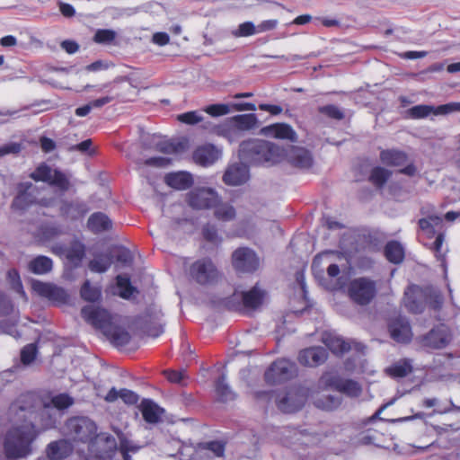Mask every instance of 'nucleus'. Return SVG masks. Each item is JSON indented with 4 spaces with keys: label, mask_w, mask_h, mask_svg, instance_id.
<instances>
[{
    "label": "nucleus",
    "mask_w": 460,
    "mask_h": 460,
    "mask_svg": "<svg viewBox=\"0 0 460 460\" xmlns=\"http://www.w3.org/2000/svg\"><path fill=\"white\" fill-rule=\"evenodd\" d=\"M261 134L267 137L281 140L296 142L297 139L296 132L288 123L278 122L261 128Z\"/></svg>",
    "instance_id": "a211bd4d"
},
{
    "label": "nucleus",
    "mask_w": 460,
    "mask_h": 460,
    "mask_svg": "<svg viewBox=\"0 0 460 460\" xmlns=\"http://www.w3.org/2000/svg\"><path fill=\"white\" fill-rule=\"evenodd\" d=\"M177 120L186 125H196L203 120V116L198 111H190L177 115Z\"/></svg>",
    "instance_id": "864d4df0"
},
{
    "label": "nucleus",
    "mask_w": 460,
    "mask_h": 460,
    "mask_svg": "<svg viewBox=\"0 0 460 460\" xmlns=\"http://www.w3.org/2000/svg\"><path fill=\"white\" fill-rule=\"evenodd\" d=\"M202 235L207 242L218 244L222 239L219 237L217 228L211 224H206L202 228Z\"/></svg>",
    "instance_id": "5fc2aeb1"
},
{
    "label": "nucleus",
    "mask_w": 460,
    "mask_h": 460,
    "mask_svg": "<svg viewBox=\"0 0 460 460\" xmlns=\"http://www.w3.org/2000/svg\"><path fill=\"white\" fill-rule=\"evenodd\" d=\"M37 352H38V349H37L36 344L30 343V344L25 345L21 350V354H20L21 362L23 365L31 364L37 357Z\"/></svg>",
    "instance_id": "603ef678"
},
{
    "label": "nucleus",
    "mask_w": 460,
    "mask_h": 460,
    "mask_svg": "<svg viewBox=\"0 0 460 460\" xmlns=\"http://www.w3.org/2000/svg\"><path fill=\"white\" fill-rule=\"evenodd\" d=\"M67 436L74 441L91 443L97 437L95 423L86 417L75 416L69 418L65 424Z\"/></svg>",
    "instance_id": "39448f33"
},
{
    "label": "nucleus",
    "mask_w": 460,
    "mask_h": 460,
    "mask_svg": "<svg viewBox=\"0 0 460 460\" xmlns=\"http://www.w3.org/2000/svg\"><path fill=\"white\" fill-rule=\"evenodd\" d=\"M377 283L368 277H359L349 281L348 295L357 305H367L376 296Z\"/></svg>",
    "instance_id": "423d86ee"
},
{
    "label": "nucleus",
    "mask_w": 460,
    "mask_h": 460,
    "mask_svg": "<svg viewBox=\"0 0 460 460\" xmlns=\"http://www.w3.org/2000/svg\"><path fill=\"white\" fill-rule=\"evenodd\" d=\"M190 274L197 283L206 285L214 281L218 272L209 258H202L190 265Z\"/></svg>",
    "instance_id": "f8f14e48"
},
{
    "label": "nucleus",
    "mask_w": 460,
    "mask_h": 460,
    "mask_svg": "<svg viewBox=\"0 0 460 460\" xmlns=\"http://www.w3.org/2000/svg\"><path fill=\"white\" fill-rule=\"evenodd\" d=\"M392 176V172L381 166H375L368 175V181L376 189H382Z\"/></svg>",
    "instance_id": "ea45409f"
},
{
    "label": "nucleus",
    "mask_w": 460,
    "mask_h": 460,
    "mask_svg": "<svg viewBox=\"0 0 460 460\" xmlns=\"http://www.w3.org/2000/svg\"><path fill=\"white\" fill-rule=\"evenodd\" d=\"M295 363L286 358H279L271 363L265 371L264 379L269 385H277L291 379L296 375Z\"/></svg>",
    "instance_id": "6e6552de"
},
{
    "label": "nucleus",
    "mask_w": 460,
    "mask_h": 460,
    "mask_svg": "<svg viewBox=\"0 0 460 460\" xmlns=\"http://www.w3.org/2000/svg\"><path fill=\"white\" fill-rule=\"evenodd\" d=\"M203 111L211 117H220L230 112L229 106L225 103L210 104L206 106Z\"/></svg>",
    "instance_id": "4d7b16f0"
},
{
    "label": "nucleus",
    "mask_w": 460,
    "mask_h": 460,
    "mask_svg": "<svg viewBox=\"0 0 460 460\" xmlns=\"http://www.w3.org/2000/svg\"><path fill=\"white\" fill-rule=\"evenodd\" d=\"M58 5L61 14L66 18H72L75 15V7L67 3H64L62 1L58 2Z\"/></svg>",
    "instance_id": "774afa93"
},
{
    "label": "nucleus",
    "mask_w": 460,
    "mask_h": 460,
    "mask_svg": "<svg viewBox=\"0 0 460 460\" xmlns=\"http://www.w3.org/2000/svg\"><path fill=\"white\" fill-rule=\"evenodd\" d=\"M388 331L391 338L398 343L407 344L412 340L411 326L404 316L398 315L390 319Z\"/></svg>",
    "instance_id": "dca6fc26"
},
{
    "label": "nucleus",
    "mask_w": 460,
    "mask_h": 460,
    "mask_svg": "<svg viewBox=\"0 0 460 460\" xmlns=\"http://www.w3.org/2000/svg\"><path fill=\"white\" fill-rule=\"evenodd\" d=\"M341 403V399L333 395H324L314 402L317 408L324 411H333L337 409Z\"/></svg>",
    "instance_id": "8fccbe9b"
},
{
    "label": "nucleus",
    "mask_w": 460,
    "mask_h": 460,
    "mask_svg": "<svg viewBox=\"0 0 460 460\" xmlns=\"http://www.w3.org/2000/svg\"><path fill=\"white\" fill-rule=\"evenodd\" d=\"M265 296V290L256 285L250 290L242 292L243 306L245 309L256 310L263 304Z\"/></svg>",
    "instance_id": "5701e85b"
},
{
    "label": "nucleus",
    "mask_w": 460,
    "mask_h": 460,
    "mask_svg": "<svg viewBox=\"0 0 460 460\" xmlns=\"http://www.w3.org/2000/svg\"><path fill=\"white\" fill-rule=\"evenodd\" d=\"M124 92H125V87L123 85L113 84L109 91L110 95L93 100L89 103L92 106V108L93 109V108H101L114 100L124 101L126 99Z\"/></svg>",
    "instance_id": "473e14b6"
},
{
    "label": "nucleus",
    "mask_w": 460,
    "mask_h": 460,
    "mask_svg": "<svg viewBox=\"0 0 460 460\" xmlns=\"http://www.w3.org/2000/svg\"><path fill=\"white\" fill-rule=\"evenodd\" d=\"M215 390L218 399L222 402L234 400L235 395L226 383L225 375H221L216 381Z\"/></svg>",
    "instance_id": "a18cd8bd"
},
{
    "label": "nucleus",
    "mask_w": 460,
    "mask_h": 460,
    "mask_svg": "<svg viewBox=\"0 0 460 460\" xmlns=\"http://www.w3.org/2000/svg\"><path fill=\"white\" fill-rule=\"evenodd\" d=\"M104 334L110 339L111 343L117 347L126 346L129 343L131 339L129 333L126 330L119 326H112V324L111 325V328L104 332Z\"/></svg>",
    "instance_id": "58836bf2"
},
{
    "label": "nucleus",
    "mask_w": 460,
    "mask_h": 460,
    "mask_svg": "<svg viewBox=\"0 0 460 460\" xmlns=\"http://www.w3.org/2000/svg\"><path fill=\"white\" fill-rule=\"evenodd\" d=\"M164 181L168 186L175 190H184L191 187L193 178L190 172H177L166 174Z\"/></svg>",
    "instance_id": "b1692460"
},
{
    "label": "nucleus",
    "mask_w": 460,
    "mask_h": 460,
    "mask_svg": "<svg viewBox=\"0 0 460 460\" xmlns=\"http://www.w3.org/2000/svg\"><path fill=\"white\" fill-rule=\"evenodd\" d=\"M226 443L222 440H212L208 442L198 443V450L206 456L205 460L211 458L207 455V451L212 453L214 457H224L226 452Z\"/></svg>",
    "instance_id": "7c9ffc66"
},
{
    "label": "nucleus",
    "mask_w": 460,
    "mask_h": 460,
    "mask_svg": "<svg viewBox=\"0 0 460 460\" xmlns=\"http://www.w3.org/2000/svg\"><path fill=\"white\" fill-rule=\"evenodd\" d=\"M39 401L44 408L53 406L58 410H66L74 404V398L66 393L55 396H51L50 391L41 394L35 392L20 394L7 411L9 420L14 423L4 440V452L8 460H18L31 454L32 443L40 432L31 419L36 412Z\"/></svg>",
    "instance_id": "f257e3e1"
},
{
    "label": "nucleus",
    "mask_w": 460,
    "mask_h": 460,
    "mask_svg": "<svg viewBox=\"0 0 460 460\" xmlns=\"http://www.w3.org/2000/svg\"><path fill=\"white\" fill-rule=\"evenodd\" d=\"M32 289L40 296L48 299L54 305H64L68 300L66 291L53 283L34 280L32 282Z\"/></svg>",
    "instance_id": "4468645a"
},
{
    "label": "nucleus",
    "mask_w": 460,
    "mask_h": 460,
    "mask_svg": "<svg viewBox=\"0 0 460 460\" xmlns=\"http://www.w3.org/2000/svg\"><path fill=\"white\" fill-rule=\"evenodd\" d=\"M258 33L257 26L252 22H244L238 26L234 35L236 37H249Z\"/></svg>",
    "instance_id": "13d9d810"
},
{
    "label": "nucleus",
    "mask_w": 460,
    "mask_h": 460,
    "mask_svg": "<svg viewBox=\"0 0 460 460\" xmlns=\"http://www.w3.org/2000/svg\"><path fill=\"white\" fill-rule=\"evenodd\" d=\"M40 144L41 150L45 154L54 151L57 147L56 142L53 139L45 136L40 137Z\"/></svg>",
    "instance_id": "69168bd1"
},
{
    "label": "nucleus",
    "mask_w": 460,
    "mask_h": 460,
    "mask_svg": "<svg viewBox=\"0 0 460 460\" xmlns=\"http://www.w3.org/2000/svg\"><path fill=\"white\" fill-rule=\"evenodd\" d=\"M73 451L71 443L66 439H59L50 442L46 453L49 460H63L67 457Z\"/></svg>",
    "instance_id": "4be33fe9"
},
{
    "label": "nucleus",
    "mask_w": 460,
    "mask_h": 460,
    "mask_svg": "<svg viewBox=\"0 0 460 460\" xmlns=\"http://www.w3.org/2000/svg\"><path fill=\"white\" fill-rule=\"evenodd\" d=\"M443 219L437 215H430L420 218L418 222L420 228L425 233L428 238H432L437 234V227H441Z\"/></svg>",
    "instance_id": "e433bc0d"
},
{
    "label": "nucleus",
    "mask_w": 460,
    "mask_h": 460,
    "mask_svg": "<svg viewBox=\"0 0 460 460\" xmlns=\"http://www.w3.org/2000/svg\"><path fill=\"white\" fill-rule=\"evenodd\" d=\"M453 111H460V102H450L438 107L427 104L415 105L407 111L408 116L413 119L427 118L429 115H446Z\"/></svg>",
    "instance_id": "ddd939ff"
},
{
    "label": "nucleus",
    "mask_w": 460,
    "mask_h": 460,
    "mask_svg": "<svg viewBox=\"0 0 460 460\" xmlns=\"http://www.w3.org/2000/svg\"><path fill=\"white\" fill-rule=\"evenodd\" d=\"M323 341L335 355H342L351 349V345L349 341L332 333H325L323 337Z\"/></svg>",
    "instance_id": "c85d7f7f"
},
{
    "label": "nucleus",
    "mask_w": 460,
    "mask_h": 460,
    "mask_svg": "<svg viewBox=\"0 0 460 460\" xmlns=\"http://www.w3.org/2000/svg\"><path fill=\"white\" fill-rule=\"evenodd\" d=\"M85 256V246L81 242L75 240L66 249V258L75 267L79 266Z\"/></svg>",
    "instance_id": "4c0bfd02"
},
{
    "label": "nucleus",
    "mask_w": 460,
    "mask_h": 460,
    "mask_svg": "<svg viewBox=\"0 0 460 460\" xmlns=\"http://www.w3.org/2000/svg\"><path fill=\"white\" fill-rule=\"evenodd\" d=\"M452 340L450 328L445 323H438L426 334L417 337L416 341L424 349L436 350L445 349Z\"/></svg>",
    "instance_id": "0eeeda50"
},
{
    "label": "nucleus",
    "mask_w": 460,
    "mask_h": 460,
    "mask_svg": "<svg viewBox=\"0 0 460 460\" xmlns=\"http://www.w3.org/2000/svg\"><path fill=\"white\" fill-rule=\"evenodd\" d=\"M222 156V150L213 144L199 146L192 154L193 161L203 167L214 164Z\"/></svg>",
    "instance_id": "f3484780"
},
{
    "label": "nucleus",
    "mask_w": 460,
    "mask_h": 460,
    "mask_svg": "<svg viewBox=\"0 0 460 460\" xmlns=\"http://www.w3.org/2000/svg\"><path fill=\"white\" fill-rule=\"evenodd\" d=\"M284 150L263 139H248L239 146V157L251 165H272L281 161Z\"/></svg>",
    "instance_id": "f03ea898"
},
{
    "label": "nucleus",
    "mask_w": 460,
    "mask_h": 460,
    "mask_svg": "<svg viewBox=\"0 0 460 460\" xmlns=\"http://www.w3.org/2000/svg\"><path fill=\"white\" fill-rule=\"evenodd\" d=\"M320 384L325 388H332L349 397H358L362 393V387L358 382L352 379H344L337 375L323 374L320 378Z\"/></svg>",
    "instance_id": "1a4fd4ad"
},
{
    "label": "nucleus",
    "mask_w": 460,
    "mask_h": 460,
    "mask_svg": "<svg viewBox=\"0 0 460 460\" xmlns=\"http://www.w3.org/2000/svg\"><path fill=\"white\" fill-rule=\"evenodd\" d=\"M288 160L297 168H309L313 164L311 153L303 147L293 146L288 155Z\"/></svg>",
    "instance_id": "bb28decb"
},
{
    "label": "nucleus",
    "mask_w": 460,
    "mask_h": 460,
    "mask_svg": "<svg viewBox=\"0 0 460 460\" xmlns=\"http://www.w3.org/2000/svg\"><path fill=\"white\" fill-rule=\"evenodd\" d=\"M307 394L300 387L289 389L282 397L276 396L274 391H257L254 393V398L258 401L270 402L275 398L278 408L286 413H292L300 410L305 401Z\"/></svg>",
    "instance_id": "7ed1b4c3"
},
{
    "label": "nucleus",
    "mask_w": 460,
    "mask_h": 460,
    "mask_svg": "<svg viewBox=\"0 0 460 460\" xmlns=\"http://www.w3.org/2000/svg\"><path fill=\"white\" fill-rule=\"evenodd\" d=\"M416 287L410 288L404 293V305L407 310L411 314H420L424 311L425 305L415 294Z\"/></svg>",
    "instance_id": "c9c22d12"
},
{
    "label": "nucleus",
    "mask_w": 460,
    "mask_h": 460,
    "mask_svg": "<svg viewBox=\"0 0 460 460\" xmlns=\"http://www.w3.org/2000/svg\"><path fill=\"white\" fill-rule=\"evenodd\" d=\"M249 179L248 166L242 163L230 164L223 175V181L226 185L238 186Z\"/></svg>",
    "instance_id": "aec40b11"
},
{
    "label": "nucleus",
    "mask_w": 460,
    "mask_h": 460,
    "mask_svg": "<svg viewBox=\"0 0 460 460\" xmlns=\"http://www.w3.org/2000/svg\"><path fill=\"white\" fill-rule=\"evenodd\" d=\"M413 371L412 362L409 358H402L385 369V373L393 378H402L410 375Z\"/></svg>",
    "instance_id": "2f4dec72"
},
{
    "label": "nucleus",
    "mask_w": 460,
    "mask_h": 460,
    "mask_svg": "<svg viewBox=\"0 0 460 460\" xmlns=\"http://www.w3.org/2000/svg\"><path fill=\"white\" fill-rule=\"evenodd\" d=\"M116 283L119 289V295L122 298H129L136 291V288L131 285L130 279L127 276L118 275Z\"/></svg>",
    "instance_id": "de8ad7c7"
},
{
    "label": "nucleus",
    "mask_w": 460,
    "mask_h": 460,
    "mask_svg": "<svg viewBox=\"0 0 460 460\" xmlns=\"http://www.w3.org/2000/svg\"><path fill=\"white\" fill-rule=\"evenodd\" d=\"M214 208V216L219 221H231L235 218L236 211L233 205L227 202H220L219 200L216 203Z\"/></svg>",
    "instance_id": "a19ab883"
},
{
    "label": "nucleus",
    "mask_w": 460,
    "mask_h": 460,
    "mask_svg": "<svg viewBox=\"0 0 460 460\" xmlns=\"http://www.w3.org/2000/svg\"><path fill=\"white\" fill-rule=\"evenodd\" d=\"M164 373L167 380L173 384H181L185 377L184 372L182 371L168 369L165 370Z\"/></svg>",
    "instance_id": "0e129e2a"
},
{
    "label": "nucleus",
    "mask_w": 460,
    "mask_h": 460,
    "mask_svg": "<svg viewBox=\"0 0 460 460\" xmlns=\"http://www.w3.org/2000/svg\"><path fill=\"white\" fill-rule=\"evenodd\" d=\"M317 110L319 113L332 119L341 120L345 117L344 112L339 107L333 104L320 106Z\"/></svg>",
    "instance_id": "3c124183"
},
{
    "label": "nucleus",
    "mask_w": 460,
    "mask_h": 460,
    "mask_svg": "<svg viewBox=\"0 0 460 460\" xmlns=\"http://www.w3.org/2000/svg\"><path fill=\"white\" fill-rule=\"evenodd\" d=\"M144 332L151 337L156 338L160 336L164 332V327L162 324H155L151 325L148 323L147 321H145L143 326H142Z\"/></svg>",
    "instance_id": "e2e57ef3"
},
{
    "label": "nucleus",
    "mask_w": 460,
    "mask_h": 460,
    "mask_svg": "<svg viewBox=\"0 0 460 460\" xmlns=\"http://www.w3.org/2000/svg\"><path fill=\"white\" fill-rule=\"evenodd\" d=\"M218 201L217 193L212 189H195L187 194V203L195 209H208Z\"/></svg>",
    "instance_id": "2eb2a0df"
},
{
    "label": "nucleus",
    "mask_w": 460,
    "mask_h": 460,
    "mask_svg": "<svg viewBox=\"0 0 460 460\" xmlns=\"http://www.w3.org/2000/svg\"><path fill=\"white\" fill-rule=\"evenodd\" d=\"M138 448V447L131 446L129 441L126 438L120 439L119 441V450L122 456L123 460H131L129 453H136Z\"/></svg>",
    "instance_id": "bf43d9fd"
},
{
    "label": "nucleus",
    "mask_w": 460,
    "mask_h": 460,
    "mask_svg": "<svg viewBox=\"0 0 460 460\" xmlns=\"http://www.w3.org/2000/svg\"><path fill=\"white\" fill-rule=\"evenodd\" d=\"M87 226L93 233L100 234L110 230L112 226V223L104 213L95 212L88 218Z\"/></svg>",
    "instance_id": "c756f323"
},
{
    "label": "nucleus",
    "mask_w": 460,
    "mask_h": 460,
    "mask_svg": "<svg viewBox=\"0 0 460 460\" xmlns=\"http://www.w3.org/2000/svg\"><path fill=\"white\" fill-rule=\"evenodd\" d=\"M52 259L45 255L36 256L28 264L29 270L36 275L47 274L52 270Z\"/></svg>",
    "instance_id": "72a5a7b5"
},
{
    "label": "nucleus",
    "mask_w": 460,
    "mask_h": 460,
    "mask_svg": "<svg viewBox=\"0 0 460 460\" xmlns=\"http://www.w3.org/2000/svg\"><path fill=\"white\" fill-rule=\"evenodd\" d=\"M113 258L111 252L96 253L89 261L88 268L92 272L104 273L112 265Z\"/></svg>",
    "instance_id": "cd10ccee"
},
{
    "label": "nucleus",
    "mask_w": 460,
    "mask_h": 460,
    "mask_svg": "<svg viewBox=\"0 0 460 460\" xmlns=\"http://www.w3.org/2000/svg\"><path fill=\"white\" fill-rule=\"evenodd\" d=\"M116 38V33L112 30H97L93 36V41L99 44H107L112 42Z\"/></svg>",
    "instance_id": "6e6d98bb"
},
{
    "label": "nucleus",
    "mask_w": 460,
    "mask_h": 460,
    "mask_svg": "<svg viewBox=\"0 0 460 460\" xmlns=\"http://www.w3.org/2000/svg\"><path fill=\"white\" fill-rule=\"evenodd\" d=\"M31 187V182H22L18 185V193L11 206L13 210L23 211L35 202V197L30 192Z\"/></svg>",
    "instance_id": "412c9836"
},
{
    "label": "nucleus",
    "mask_w": 460,
    "mask_h": 460,
    "mask_svg": "<svg viewBox=\"0 0 460 460\" xmlns=\"http://www.w3.org/2000/svg\"><path fill=\"white\" fill-rule=\"evenodd\" d=\"M81 315L85 322L95 329L102 331L103 333L112 324L109 311L100 306L85 305L81 309Z\"/></svg>",
    "instance_id": "9b49d317"
},
{
    "label": "nucleus",
    "mask_w": 460,
    "mask_h": 460,
    "mask_svg": "<svg viewBox=\"0 0 460 460\" xmlns=\"http://www.w3.org/2000/svg\"><path fill=\"white\" fill-rule=\"evenodd\" d=\"M232 265L238 273H253L260 267V259L251 248L240 247L232 254Z\"/></svg>",
    "instance_id": "9d476101"
},
{
    "label": "nucleus",
    "mask_w": 460,
    "mask_h": 460,
    "mask_svg": "<svg viewBox=\"0 0 460 460\" xmlns=\"http://www.w3.org/2000/svg\"><path fill=\"white\" fill-rule=\"evenodd\" d=\"M139 408L146 422L155 424L161 420L164 410L151 399H143Z\"/></svg>",
    "instance_id": "393cba45"
},
{
    "label": "nucleus",
    "mask_w": 460,
    "mask_h": 460,
    "mask_svg": "<svg viewBox=\"0 0 460 460\" xmlns=\"http://www.w3.org/2000/svg\"><path fill=\"white\" fill-rule=\"evenodd\" d=\"M23 146L21 143L10 142L0 146V156L9 154L17 155L22 150Z\"/></svg>",
    "instance_id": "052dcab7"
},
{
    "label": "nucleus",
    "mask_w": 460,
    "mask_h": 460,
    "mask_svg": "<svg viewBox=\"0 0 460 460\" xmlns=\"http://www.w3.org/2000/svg\"><path fill=\"white\" fill-rule=\"evenodd\" d=\"M178 454L181 460H205L206 456L198 450V443L196 445L183 442L178 450Z\"/></svg>",
    "instance_id": "37998d69"
},
{
    "label": "nucleus",
    "mask_w": 460,
    "mask_h": 460,
    "mask_svg": "<svg viewBox=\"0 0 460 460\" xmlns=\"http://www.w3.org/2000/svg\"><path fill=\"white\" fill-rule=\"evenodd\" d=\"M328 358L327 350L323 347H310L300 350L298 361L305 367H317L323 364Z\"/></svg>",
    "instance_id": "6ab92c4d"
},
{
    "label": "nucleus",
    "mask_w": 460,
    "mask_h": 460,
    "mask_svg": "<svg viewBox=\"0 0 460 460\" xmlns=\"http://www.w3.org/2000/svg\"><path fill=\"white\" fill-rule=\"evenodd\" d=\"M81 297L87 302H98L102 298V289L100 287H93L87 279L84 282L80 288Z\"/></svg>",
    "instance_id": "c03bdc74"
},
{
    "label": "nucleus",
    "mask_w": 460,
    "mask_h": 460,
    "mask_svg": "<svg viewBox=\"0 0 460 460\" xmlns=\"http://www.w3.org/2000/svg\"><path fill=\"white\" fill-rule=\"evenodd\" d=\"M379 157L382 164L390 167L402 166L408 161L407 154L398 149H384Z\"/></svg>",
    "instance_id": "a878e982"
},
{
    "label": "nucleus",
    "mask_w": 460,
    "mask_h": 460,
    "mask_svg": "<svg viewBox=\"0 0 460 460\" xmlns=\"http://www.w3.org/2000/svg\"><path fill=\"white\" fill-rule=\"evenodd\" d=\"M279 21L276 19L265 20L257 25L258 33L272 31L277 28Z\"/></svg>",
    "instance_id": "338daca9"
},
{
    "label": "nucleus",
    "mask_w": 460,
    "mask_h": 460,
    "mask_svg": "<svg viewBox=\"0 0 460 460\" xmlns=\"http://www.w3.org/2000/svg\"><path fill=\"white\" fill-rule=\"evenodd\" d=\"M62 211L72 220H76L84 217L88 213L89 208L84 202H68L62 208Z\"/></svg>",
    "instance_id": "79ce46f5"
},
{
    "label": "nucleus",
    "mask_w": 460,
    "mask_h": 460,
    "mask_svg": "<svg viewBox=\"0 0 460 460\" xmlns=\"http://www.w3.org/2000/svg\"><path fill=\"white\" fill-rule=\"evenodd\" d=\"M119 398L128 405H135L139 400L138 395L135 392L127 388L120 389Z\"/></svg>",
    "instance_id": "680f3d73"
},
{
    "label": "nucleus",
    "mask_w": 460,
    "mask_h": 460,
    "mask_svg": "<svg viewBox=\"0 0 460 460\" xmlns=\"http://www.w3.org/2000/svg\"><path fill=\"white\" fill-rule=\"evenodd\" d=\"M235 126L241 130H250L257 126L258 119L254 113L241 114L233 117Z\"/></svg>",
    "instance_id": "49530a36"
},
{
    "label": "nucleus",
    "mask_w": 460,
    "mask_h": 460,
    "mask_svg": "<svg viewBox=\"0 0 460 460\" xmlns=\"http://www.w3.org/2000/svg\"><path fill=\"white\" fill-rule=\"evenodd\" d=\"M29 177L36 182H45L61 192H66L71 187L69 176L59 169H53L45 162L40 163Z\"/></svg>",
    "instance_id": "20e7f679"
},
{
    "label": "nucleus",
    "mask_w": 460,
    "mask_h": 460,
    "mask_svg": "<svg viewBox=\"0 0 460 460\" xmlns=\"http://www.w3.org/2000/svg\"><path fill=\"white\" fill-rule=\"evenodd\" d=\"M183 149V145L181 142L170 141V140H163L159 141L155 144V150L167 154H178Z\"/></svg>",
    "instance_id": "09e8293b"
},
{
    "label": "nucleus",
    "mask_w": 460,
    "mask_h": 460,
    "mask_svg": "<svg viewBox=\"0 0 460 460\" xmlns=\"http://www.w3.org/2000/svg\"><path fill=\"white\" fill-rule=\"evenodd\" d=\"M386 260L394 264H399L404 260L405 252L398 241H389L384 249Z\"/></svg>",
    "instance_id": "f704fd0d"
}]
</instances>
